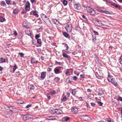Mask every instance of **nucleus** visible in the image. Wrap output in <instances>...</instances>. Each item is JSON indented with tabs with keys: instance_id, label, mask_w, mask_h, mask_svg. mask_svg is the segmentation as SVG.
I'll list each match as a JSON object with an SVG mask.
<instances>
[{
	"instance_id": "obj_21",
	"label": "nucleus",
	"mask_w": 122,
	"mask_h": 122,
	"mask_svg": "<svg viewBox=\"0 0 122 122\" xmlns=\"http://www.w3.org/2000/svg\"><path fill=\"white\" fill-rule=\"evenodd\" d=\"M25 32L26 34L29 36H30L31 35V33L30 31L29 30H26L25 31Z\"/></svg>"
},
{
	"instance_id": "obj_29",
	"label": "nucleus",
	"mask_w": 122,
	"mask_h": 122,
	"mask_svg": "<svg viewBox=\"0 0 122 122\" xmlns=\"http://www.w3.org/2000/svg\"><path fill=\"white\" fill-rule=\"evenodd\" d=\"M60 78L58 77H56L54 78V80L56 82H57L60 80Z\"/></svg>"
},
{
	"instance_id": "obj_23",
	"label": "nucleus",
	"mask_w": 122,
	"mask_h": 122,
	"mask_svg": "<svg viewBox=\"0 0 122 122\" xmlns=\"http://www.w3.org/2000/svg\"><path fill=\"white\" fill-rule=\"evenodd\" d=\"M38 61H36L35 59L33 58L31 60V62L32 63H36L38 62Z\"/></svg>"
},
{
	"instance_id": "obj_51",
	"label": "nucleus",
	"mask_w": 122,
	"mask_h": 122,
	"mask_svg": "<svg viewBox=\"0 0 122 122\" xmlns=\"http://www.w3.org/2000/svg\"><path fill=\"white\" fill-rule=\"evenodd\" d=\"M93 32L94 33V34H96V35H98V32L96 31H93Z\"/></svg>"
},
{
	"instance_id": "obj_63",
	"label": "nucleus",
	"mask_w": 122,
	"mask_h": 122,
	"mask_svg": "<svg viewBox=\"0 0 122 122\" xmlns=\"http://www.w3.org/2000/svg\"><path fill=\"white\" fill-rule=\"evenodd\" d=\"M52 94H55L56 93V92L55 91H53L52 92Z\"/></svg>"
},
{
	"instance_id": "obj_31",
	"label": "nucleus",
	"mask_w": 122,
	"mask_h": 122,
	"mask_svg": "<svg viewBox=\"0 0 122 122\" xmlns=\"http://www.w3.org/2000/svg\"><path fill=\"white\" fill-rule=\"evenodd\" d=\"M76 91L75 89H74L72 90V94L73 95H75L76 93Z\"/></svg>"
},
{
	"instance_id": "obj_12",
	"label": "nucleus",
	"mask_w": 122,
	"mask_h": 122,
	"mask_svg": "<svg viewBox=\"0 0 122 122\" xmlns=\"http://www.w3.org/2000/svg\"><path fill=\"white\" fill-rule=\"evenodd\" d=\"M47 119L49 120H56V118L55 117L51 116L47 117Z\"/></svg>"
},
{
	"instance_id": "obj_61",
	"label": "nucleus",
	"mask_w": 122,
	"mask_h": 122,
	"mask_svg": "<svg viewBox=\"0 0 122 122\" xmlns=\"http://www.w3.org/2000/svg\"><path fill=\"white\" fill-rule=\"evenodd\" d=\"M56 43H51V45H52L55 46Z\"/></svg>"
},
{
	"instance_id": "obj_35",
	"label": "nucleus",
	"mask_w": 122,
	"mask_h": 122,
	"mask_svg": "<svg viewBox=\"0 0 122 122\" xmlns=\"http://www.w3.org/2000/svg\"><path fill=\"white\" fill-rule=\"evenodd\" d=\"M0 61L1 63H3L5 62V59L2 58H0Z\"/></svg>"
},
{
	"instance_id": "obj_56",
	"label": "nucleus",
	"mask_w": 122,
	"mask_h": 122,
	"mask_svg": "<svg viewBox=\"0 0 122 122\" xmlns=\"http://www.w3.org/2000/svg\"><path fill=\"white\" fill-rule=\"evenodd\" d=\"M118 100L122 102V97H119V98H118Z\"/></svg>"
},
{
	"instance_id": "obj_18",
	"label": "nucleus",
	"mask_w": 122,
	"mask_h": 122,
	"mask_svg": "<svg viewBox=\"0 0 122 122\" xmlns=\"http://www.w3.org/2000/svg\"><path fill=\"white\" fill-rule=\"evenodd\" d=\"M72 77L71 76L66 78V82L68 83L71 82V80L72 79Z\"/></svg>"
},
{
	"instance_id": "obj_22",
	"label": "nucleus",
	"mask_w": 122,
	"mask_h": 122,
	"mask_svg": "<svg viewBox=\"0 0 122 122\" xmlns=\"http://www.w3.org/2000/svg\"><path fill=\"white\" fill-rule=\"evenodd\" d=\"M0 5L1 6H6V4L4 1H2L0 3Z\"/></svg>"
},
{
	"instance_id": "obj_64",
	"label": "nucleus",
	"mask_w": 122,
	"mask_h": 122,
	"mask_svg": "<svg viewBox=\"0 0 122 122\" xmlns=\"http://www.w3.org/2000/svg\"><path fill=\"white\" fill-rule=\"evenodd\" d=\"M18 103H19L20 104H22L23 102H22V101H19L18 102Z\"/></svg>"
},
{
	"instance_id": "obj_20",
	"label": "nucleus",
	"mask_w": 122,
	"mask_h": 122,
	"mask_svg": "<svg viewBox=\"0 0 122 122\" xmlns=\"http://www.w3.org/2000/svg\"><path fill=\"white\" fill-rule=\"evenodd\" d=\"M19 11V10L18 9H15L13 11V13L14 14H16L18 13Z\"/></svg>"
},
{
	"instance_id": "obj_14",
	"label": "nucleus",
	"mask_w": 122,
	"mask_h": 122,
	"mask_svg": "<svg viewBox=\"0 0 122 122\" xmlns=\"http://www.w3.org/2000/svg\"><path fill=\"white\" fill-rule=\"evenodd\" d=\"M96 23L98 26H101L102 25V22L100 21L97 20L96 21Z\"/></svg>"
},
{
	"instance_id": "obj_59",
	"label": "nucleus",
	"mask_w": 122,
	"mask_h": 122,
	"mask_svg": "<svg viewBox=\"0 0 122 122\" xmlns=\"http://www.w3.org/2000/svg\"><path fill=\"white\" fill-rule=\"evenodd\" d=\"M91 105L92 106H93L95 105V104L94 103H91Z\"/></svg>"
},
{
	"instance_id": "obj_36",
	"label": "nucleus",
	"mask_w": 122,
	"mask_h": 122,
	"mask_svg": "<svg viewBox=\"0 0 122 122\" xmlns=\"http://www.w3.org/2000/svg\"><path fill=\"white\" fill-rule=\"evenodd\" d=\"M19 54L21 57H24V54L20 52L19 53Z\"/></svg>"
},
{
	"instance_id": "obj_25",
	"label": "nucleus",
	"mask_w": 122,
	"mask_h": 122,
	"mask_svg": "<svg viewBox=\"0 0 122 122\" xmlns=\"http://www.w3.org/2000/svg\"><path fill=\"white\" fill-rule=\"evenodd\" d=\"M62 2L64 6H66L67 5V1L66 0H63L62 1Z\"/></svg>"
},
{
	"instance_id": "obj_38",
	"label": "nucleus",
	"mask_w": 122,
	"mask_h": 122,
	"mask_svg": "<svg viewBox=\"0 0 122 122\" xmlns=\"http://www.w3.org/2000/svg\"><path fill=\"white\" fill-rule=\"evenodd\" d=\"M63 44L66 47V50H68V46L67 45V44H66L64 43H63Z\"/></svg>"
},
{
	"instance_id": "obj_19",
	"label": "nucleus",
	"mask_w": 122,
	"mask_h": 122,
	"mask_svg": "<svg viewBox=\"0 0 122 122\" xmlns=\"http://www.w3.org/2000/svg\"><path fill=\"white\" fill-rule=\"evenodd\" d=\"M70 119V118L67 117H66L62 118V120L63 121H66Z\"/></svg>"
},
{
	"instance_id": "obj_44",
	"label": "nucleus",
	"mask_w": 122,
	"mask_h": 122,
	"mask_svg": "<svg viewBox=\"0 0 122 122\" xmlns=\"http://www.w3.org/2000/svg\"><path fill=\"white\" fill-rule=\"evenodd\" d=\"M77 78L76 76H74L73 77V80L75 81L77 79Z\"/></svg>"
},
{
	"instance_id": "obj_54",
	"label": "nucleus",
	"mask_w": 122,
	"mask_h": 122,
	"mask_svg": "<svg viewBox=\"0 0 122 122\" xmlns=\"http://www.w3.org/2000/svg\"><path fill=\"white\" fill-rule=\"evenodd\" d=\"M34 87L33 86H32L31 87H30V89L31 90H32L34 88Z\"/></svg>"
},
{
	"instance_id": "obj_28",
	"label": "nucleus",
	"mask_w": 122,
	"mask_h": 122,
	"mask_svg": "<svg viewBox=\"0 0 122 122\" xmlns=\"http://www.w3.org/2000/svg\"><path fill=\"white\" fill-rule=\"evenodd\" d=\"M63 34L64 36L66 38L68 37L69 36L68 34L66 32L63 33Z\"/></svg>"
},
{
	"instance_id": "obj_30",
	"label": "nucleus",
	"mask_w": 122,
	"mask_h": 122,
	"mask_svg": "<svg viewBox=\"0 0 122 122\" xmlns=\"http://www.w3.org/2000/svg\"><path fill=\"white\" fill-rule=\"evenodd\" d=\"M80 28L79 26L77 25L76 28V30L78 31H80Z\"/></svg>"
},
{
	"instance_id": "obj_39",
	"label": "nucleus",
	"mask_w": 122,
	"mask_h": 122,
	"mask_svg": "<svg viewBox=\"0 0 122 122\" xmlns=\"http://www.w3.org/2000/svg\"><path fill=\"white\" fill-rule=\"evenodd\" d=\"M56 64H58L60 65H61L62 64V63L61 62H58L56 61L55 63Z\"/></svg>"
},
{
	"instance_id": "obj_43",
	"label": "nucleus",
	"mask_w": 122,
	"mask_h": 122,
	"mask_svg": "<svg viewBox=\"0 0 122 122\" xmlns=\"http://www.w3.org/2000/svg\"><path fill=\"white\" fill-rule=\"evenodd\" d=\"M82 17L83 19H85V20H87L85 16L84 15H83L82 16Z\"/></svg>"
},
{
	"instance_id": "obj_8",
	"label": "nucleus",
	"mask_w": 122,
	"mask_h": 122,
	"mask_svg": "<svg viewBox=\"0 0 122 122\" xmlns=\"http://www.w3.org/2000/svg\"><path fill=\"white\" fill-rule=\"evenodd\" d=\"M61 111L60 109H56L53 110V112L54 113H56L57 114L59 115L61 114L60 112Z\"/></svg>"
},
{
	"instance_id": "obj_7",
	"label": "nucleus",
	"mask_w": 122,
	"mask_h": 122,
	"mask_svg": "<svg viewBox=\"0 0 122 122\" xmlns=\"http://www.w3.org/2000/svg\"><path fill=\"white\" fill-rule=\"evenodd\" d=\"M71 110V112L74 114H76L78 112V109L75 107H72Z\"/></svg>"
},
{
	"instance_id": "obj_41",
	"label": "nucleus",
	"mask_w": 122,
	"mask_h": 122,
	"mask_svg": "<svg viewBox=\"0 0 122 122\" xmlns=\"http://www.w3.org/2000/svg\"><path fill=\"white\" fill-rule=\"evenodd\" d=\"M4 21V19L2 17H0V21L1 22H3Z\"/></svg>"
},
{
	"instance_id": "obj_48",
	"label": "nucleus",
	"mask_w": 122,
	"mask_h": 122,
	"mask_svg": "<svg viewBox=\"0 0 122 122\" xmlns=\"http://www.w3.org/2000/svg\"><path fill=\"white\" fill-rule=\"evenodd\" d=\"M53 21L54 22V23L56 24V22H57V20H56V19H54L53 20Z\"/></svg>"
},
{
	"instance_id": "obj_40",
	"label": "nucleus",
	"mask_w": 122,
	"mask_h": 122,
	"mask_svg": "<svg viewBox=\"0 0 122 122\" xmlns=\"http://www.w3.org/2000/svg\"><path fill=\"white\" fill-rule=\"evenodd\" d=\"M66 96H65L63 97V99H62V101H63L64 102L66 100Z\"/></svg>"
},
{
	"instance_id": "obj_53",
	"label": "nucleus",
	"mask_w": 122,
	"mask_h": 122,
	"mask_svg": "<svg viewBox=\"0 0 122 122\" xmlns=\"http://www.w3.org/2000/svg\"><path fill=\"white\" fill-rule=\"evenodd\" d=\"M47 70L48 71H51V68L49 67H48V68Z\"/></svg>"
},
{
	"instance_id": "obj_52",
	"label": "nucleus",
	"mask_w": 122,
	"mask_h": 122,
	"mask_svg": "<svg viewBox=\"0 0 122 122\" xmlns=\"http://www.w3.org/2000/svg\"><path fill=\"white\" fill-rule=\"evenodd\" d=\"M93 32L94 33V34H96V35H98V32L96 31H93Z\"/></svg>"
},
{
	"instance_id": "obj_49",
	"label": "nucleus",
	"mask_w": 122,
	"mask_h": 122,
	"mask_svg": "<svg viewBox=\"0 0 122 122\" xmlns=\"http://www.w3.org/2000/svg\"><path fill=\"white\" fill-rule=\"evenodd\" d=\"M103 12L105 13L108 14L109 12L107 10H104L103 11Z\"/></svg>"
},
{
	"instance_id": "obj_11",
	"label": "nucleus",
	"mask_w": 122,
	"mask_h": 122,
	"mask_svg": "<svg viewBox=\"0 0 122 122\" xmlns=\"http://www.w3.org/2000/svg\"><path fill=\"white\" fill-rule=\"evenodd\" d=\"M54 71L56 74H58L61 72V71H60L58 68L56 67L54 69Z\"/></svg>"
},
{
	"instance_id": "obj_3",
	"label": "nucleus",
	"mask_w": 122,
	"mask_h": 122,
	"mask_svg": "<svg viewBox=\"0 0 122 122\" xmlns=\"http://www.w3.org/2000/svg\"><path fill=\"white\" fill-rule=\"evenodd\" d=\"M88 12L91 15H94L95 14L96 12L94 10L90 7H87L86 8Z\"/></svg>"
},
{
	"instance_id": "obj_32",
	"label": "nucleus",
	"mask_w": 122,
	"mask_h": 122,
	"mask_svg": "<svg viewBox=\"0 0 122 122\" xmlns=\"http://www.w3.org/2000/svg\"><path fill=\"white\" fill-rule=\"evenodd\" d=\"M17 67L16 65H15L14 66V67L13 68V72H14V71H15V70L16 69Z\"/></svg>"
},
{
	"instance_id": "obj_62",
	"label": "nucleus",
	"mask_w": 122,
	"mask_h": 122,
	"mask_svg": "<svg viewBox=\"0 0 122 122\" xmlns=\"http://www.w3.org/2000/svg\"><path fill=\"white\" fill-rule=\"evenodd\" d=\"M87 91L89 92H90L91 91V89H87Z\"/></svg>"
},
{
	"instance_id": "obj_17",
	"label": "nucleus",
	"mask_w": 122,
	"mask_h": 122,
	"mask_svg": "<svg viewBox=\"0 0 122 122\" xmlns=\"http://www.w3.org/2000/svg\"><path fill=\"white\" fill-rule=\"evenodd\" d=\"M62 55L63 57L67 58L68 60L70 58V57L66 53L63 52L62 54Z\"/></svg>"
},
{
	"instance_id": "obj_34",
	"label": "nucleus",
	"mask_w": 122,
	"mask_h": 122,
	"mask_svg": "<svg viewBox=\"0 0 122 122\" xmlns=\"http://www.w3.org/2000/svg\"><path fill=\"white\" fill-rule=\"evenodd\" d=\"M95 59L96 61H97L98 62H99V61L100 60L96 56V57H95Z\"/></svg>"
},
{
	"instance_id": "obj_37",
	"label": "nucleus",
	"mask_w": 122,
	"mask_h": 122,
	"mask_svg": "<svg viewBox=\"0 0 122 122\" xmlns=\"http://www.w3.org/2000/svg\"><path fill=\"white\" fill-rule=\"evenodd\" d=\"M97 103L100 106H102L103 104L100 101H98L97 102Z\"/></svg>"
},
{
	"instance_id": "obj_2",
	"label": "nucleus",
	"mask_w": 122,
	"mask_h": 122,
	"mask_svg": "<svg viewBox=\"0 0 122 122\" xmlns=\"http://www.w3.org/2000/svg\"><path fill=\"white\" fill-rule=\"evenodd\" d=\"M107 79L108 81L111 82L113 85L116 86H117L118 84L117 82L115 81V79L112 78V76L110 75L108 76V77Z\"/></svg>"
},
{
	"instance_id": "obj_15",
	"label": "nucleus",
	"mask_w": 122,
	"mask_h": 122,
	"mask_svg": "<svg viewBox=\"0 0 122 122\" xmlns=\"http://www.w3.org/2000/svg\"><path fill=\"white\" fill-rule=\"evenodd\" d=\"M96 34L93 35L92 36V40L93 42L97 43V42L95 41L96 40Z\"/></svg>"
},
{
	"instance_id": "obj_26",
	"label": "nucleus",
	"mask_w": 122,
	"mask_h": 122,
	"mask_svg": "<svg viewBox=\"0 0 122 122\" xmlns=\"http://www.w3.org/2000/svg\"><path fill=\"white\" fill-rule=\"evenodd\" d=\"M84 117V118L85 119V120L86 121L88 120L90 118L89 117H88L87 115H83Z\"/></svg>"
},
{
	"instance_id": "obj_55",
	"label": "nucleus",
	"mask_w": 122,
	"mask_h": 122,
	"mask_svg": "<svg viewBox=\"0 0 122 122\" xmlns=\"http://www.w3.org/2000/svg\"><path fill=\"white\" fill-rule=\"evenodd\" d=\"M69 72L68 71H66V73H65V74L66 75H69Z\"/></svg>"
},
{
	"instance_id": "obj_60",
	"label": "nucleus",
	"mask_w": 122,
	"mask_h": 122,
	"mask_svg": "<svg viewBox=\"0 0 122 122\" xmlns=\"http://www.w3.org/2000/svg\"><path fill=\"white\" fill-rule=\"evenodd\" d=\"M35 0H30L31 2L32 3H33L35 2Z\"/></svg>"
},
{
	"instance_id": "obj_16",
	"label": "nucleus",
	"mask_w": 122,
	"mask_h": 122,
	"mask_svg": "<svg viewBox=\"0 0 122 122\" xmlns=\"http://www.w3.org/2000/svg\"><path fill=\"white\" fill-rule=\"evenodd\" d=\"M111 5L116 8H120V6L114 3H111Z\"/></svg>"
},
{
	"instance_id": "obj_5",
	"label": "nucleus",
	"mask_w": 122,
	"mask_h": 122,
	"mask_svg": "<svg viewBox=\"0 0 122 122\" xmlns=\"http://www.w3.org/2000/svg\"><path fill=\"white\" fill-rule=\"evenodd\" d=\"M25 9L27 11H29L30 9V4L29 2L27 1L25 5Z\"/></svg>"
},
{
	"instance_id": "obj_1",
	"label": "nucleus",
	"mask_w": 122,
	"mask_h": 122,
	"mask_svg": "<svg viewBox=\"0 0 122 122\" xmlns=\"http://www.w3.org/2000/svg\"><path fill=\"white\" fill-rule=\"evenodd\" d=\"M65 27L66 30L68 32H71L72 29V26L71 23L70 22L67 23Z\"/></svg>"
},
{
	"instance_id": "obj_13",
	"label": "nucleus",
	"mask_w": 122,
	"mask_h": 122,
	"mask_svg": "<svg viewBox=\"0 0 122 122\" xmlns=\"http://www.w3.org/2000/svg\"><path fill=\"white\" fill-rule=\"evenodd\" d=\"M98 94L99 96H101L104 94V93L102 89H99L98 91Z\"/></svg>"
},
{
	"instance_id": "obj_10",
	"label": "nucleus",
	"mask_w": 122,
	"mask_h": 122,
	"mask_svg": "<svg viewBox=\"0 0 122 122\" xmlns=\"http://www.w3.org/2000/svg\"><path fill=\"white\" fill-rule=\"evenodd\" d=\"M74 7L77 10H80L81 8V5L79 4H75Z\"/></svg>"
},
{
	"instance_id": "obj_4",
	"label": "nucleus",
	"mask_w": 122,
	"mask_h": 122,
	"mask_svg": "<svg viewBox=\"0 0 122 122\" xmlns=\"http://www.w3.org/2000/svg\"><path fill=\"white\" fill-rule=\"evenodd\" d=\"M22 116L25 120L31 119L33 117V116L30 115H22Z\"/></svg>"
},
{
	"instance_id": "obj_33",
	"label": "nucleus",
	"mask_w": 122,
	"mask_h": 122,
	"mask_svg": "<svg viewBox=\"0 0 122 122\" xmlns=\"http://www.w3.org/2000/svg\"><path fill=\"white\" fill-rule=\"evenodd\" d=\"M37 42L38 43L40 44L41 43V40L39 39H37Z\"/></svg>"
},
{
	"instance_id": "obj_27",
	"label": "nucleus",
	"mask_w": 122,
	"mask_h": 122,
	"mask_svg": "<svg viewBox=\"0 0 122 122\" xmlns=\"http://www.w3.org/2000/svg\"><path fill=\"white\" fill-rule=\"evenodd\" d=\"M41 18L42 19V20L44 19L47 16L43 14H42L41 15Z\"/></svg>"
},
{
	"instance_id": "obj_24",
	"label": "nucleus",
	"mask_w": 122,
	"mask_h": 122,
	"mask_svg": "<svg viewBox=\"0 0 122 122\" xmlns=\"http://www.w3.org/2000/svg\"><path fill=\"white\" fill-rule=\"evenodd\" d=\"M38 13L37 11H35L33 12V15L37 17H38L39 16L37 14Z\"/></svg>"
},
{
	"instance_id": "obj_47",
	"label": "nucleus",
	"mask_w": 122,
	"mask_h": 122,
	"mask_svg": "<svg viewBox=\"0 0 122 122\" xmlns=\"http://www.w3.org/2000/svg\"><path fill=\"white\" fill-rule=\"evenodd\" d=\"M13 34L15 36L17 35V32L16 31H14V32L13 33Z\"/></svg>"
},
{
	"instance_id": "obj_6",
	"label": "nucleus",
	"mask_w": 122,
	"mask_h": 122,
	"mask_svg": "<svg viewBox=\"0 0 122 122\" xmlns=\"http://www.w3.org/2000/svg\"><path fill=\"white\" fill-rule=\"evenodd\" d=\"M43 20L47 25H49L51 24V21L47 16Z\"/></svg>"
},
{
	"instance_id": "obj_57",
	"label": "nucleus",
	"mask_w": 122,
	"mask_h": 122,
	"mask_svg": "<svg viewBox=\"0 0 122 122\" xmlns=\"http://www.w3.org/2000/svg\"><path fill=\"white\" fill-rule=\"evenodd\" d=\"M47 98L48 99H50V96L49 95V94H47Z\"/></svg>"
},
{
	"instance_id": "obj_50",
	"label": "nucleus",
	"mask_w": 122,
	"mask_h": 122,
	"mask_svg": "<svg viewBox=\"0 0 122 122\" xmlns=\"http://www.w3.org/2000/svg\"><path fill=\"white\" fill-rule=\"evenodd\" d=\"M93 32L94 33V34H96V35H98V32L96 31H93Z\"/></svg>"
},
{
	"instance_id": "obj_42",
	"label": "nucleus",
	"mask_w": 122,
	"mask_h": 122,
	"mask_svg": "<svg viewBox=\"0 0 122 122\" xmlns=\"http://www.w3.org/2000/svg\"><path fill=\"white\" fill-rule=\"evenodd\" d=\"M31 103H30L26 106V108H28L29 107L31 106Z\"/></svg>"
},
{
	"instance_id": "obj_45",
	"label": "nucleus",
	"mask_w": 122,
	"mask_h": 122,
	"mask_svg": "<svg viewBox=\"0 0 122 122\" xmlns=\"http://www.w3.org/2000/svg\"><path fill=\"white\" fill-rule=\"evenodd\" d=\"M40 37V35H36L35 36V38L36 39H37L38 38Z\"/></svg>"
},
{
	"instance_id": "obj_46",
	"label": "nucleus",
	"mask_w": 122,
	"mask_h": 122,
	"mask_svg": "<svg viewBox=\"0 0 122 122\" xmlns=\"http://www.w3.org/2000/svg\"><path fill=\"white\" fill-rule=\"evenodd\" d=\"M6 3L7 5H9L10 3V1L9 0H5Z\"/></svg>"
},
{
	"instance_id": "obj_58",
	"label": "nucleus",
	"mask_w": 122,
	"mask_h": 122,
	"mask_svg": "<svg viewBox=\"0 0 122 122\" xmlns=\"http://www.w3.org/2000/svg\"><path fill=\"white\" fill-rule=\"evenodd\" d=\"M106 120L107 121L109 122H110L111 121V119L110 118H106Z\"/></svg>"
},
{
	"instance_id": "obj_9",
	"label": "nucleus",
	"mask_w": 122,
	"mask_h": 122,
	"mask_svg": "<svg viewBox=\"0 0 122 122\" xmlns=\"http://www.w3.org/2000/svg\"><path fill=\"white\" fill-rule=\"evenodd\" d=\"M46 74V72L45 71L42 72H41V77L42 80H43L45 79Z\"/></svg>"
}]
</instances>
